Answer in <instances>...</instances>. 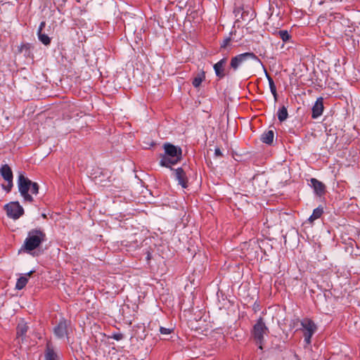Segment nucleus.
<instances>
[{"instance_id":"aec40b11","label":"nucleus","mask_w":360,"mask_h":360,"mask_svg":"<svg viewBox=\"0 0 360 360\" xmlns=\"http://www.w3.org/2000/svg\"><path fill=\"white\" fill-rule=\"evenodd\" d=\"M27 282H28V278H27V276H20L17 280V282H16V284H15V289H17V290H22V288H24L25 287V285H27Z\"/></svg>"},{"instance_id":"0eeeda50","label":"nucleus","mask_w":360,"mask_h":360,"mask_svg":"<svg viewBox=\"0 0 360 360\" xmlns=\"http://www.w3.org/2000/svg\"><path fill=\"white\" fill-rule=\"evenodd\" d=\"M4 209L8 217L13 219L20 218L24 213V210L18 202H9L4 206Z\"/></svg>"},{"instance_id":"4be33fe9","label":"nucleus","mask_w":360,"mask_h":360,"mask_svg":"<svg viewBox=\"0 0 360 360\" xmlns=\"http://www.w3.org/2000/svg\"><path fill=\"white\" fill-rule=\"evenodd\" d=\"M38 38L39 41L44 45L47 46L49 45L51 43V39L50 37L46 34L41 32H37Z\"/></svg>"},{"instance_id":"9d476101","label":"nucleus","mask_w":360,"mask_h":360,"mask_svg":"<svg viewBox=\"0 0 360 360\" xmlns=\"http://www.w3.org/2000/svg\"><path fill=\"white\" fill-rule=\"evenodd\" d=\"M323 98L322 97H319L316 99L312 107L311 117L313 119H316L320 117L323 113Z\"/></svg>"},{"instance_id":"c85d7f7f","label":"nucleus","mask_w":360,"mask_h":360,"mask_svg":"<svg viewBox=\"0 0 360 360\" xmlns=\"http://www.w3.org/2000/svg\"><path fill=\"white\" fill-rule=\"evenodd\" d=\"M214 155L217 157H221L222 156V153L221 152V150L219 148H216L214 150Z\"/></svg>"},{"instance_id":"6e6552de","label":"nucleus","mask_w":360,"mask_h":360,"mask_svg":"<svg viewBox=\"0 0 360 360\" xmlns=\"http://www.w3.org/2000/svg\"><path fill=\"white\" fill-rule=\"evenodd\" d=\"M70 327V322L65 319L59 321L58 323L54 327L53 333L56 338L61 339L68 335V330Z\"/></svg>"},{"instance_id":"c756f323","label":"nucleus","mask_w":360,"mask_h":360,"mask_svg":"<svg viewBox=\"0 0 360 360\" xmlns=\"http://www.w3.org/2000/svg\"><path fill=\"white\" fill-rule=\"evenodd\" d=\"M34 272V271H30L29 273H27V274H25V276H30Z\"/></svg>"},{"instance_id":"f8f14e48","label":"nucleus","mask_w":360,"mask_h":360,"mask_svg":"<svg viewBox=\"0 0 360 360\" xmlns=\"http://www.w3.org/2000/svg\"><path fill=\"white\" fill-rule=\"evenodd\" d=\"M311 186L313 187L315 193L319 196H322L326 193V186L320 181L316 179L312 178L310 180Z\"/></svg>"},{"instance_id":"393cba45","label":"nucleus","mask_w":360,"mask_h":360,"mask_svg":"<svg viewBox=\"0 0 360 360\" xmlns=\"http://www.w3.org/2000/svg\"><path fill=\"white\" fill-rule=\"evenodd\" d=\"M171 329L169 328H164V327H160V332L161 334H163V335H168L169 333H171Z\"/></svg>"},{"instance_id":"7ed1b4c3","label":"nucleus","mask_w":360,"mask_h":360,"mask_svg":"<svg viewBox=\"0 0 360 360\" xmlns=\"http://www.w3.org/2000/svg\"><path fill=\"white\" fill-rule=\"evenodd\" d=\"M46 240V234L41 229H32L28 232L23 244L25 252H30L37 249Z\"/></svg>"},{"instance_id":"39448f33","label":"nucleus","mask_w":360,"mask_h":360,"mask_svg":"<svg viewBox=\"0 0 360 360\" xmlns=\"http://www.w3.org/2000/svg\"><path fill=\"white\" fill-rule=\"evenodd\" d=\"M249 59L260 61L258 57L252 52L240 53L231 58L229 65V70H231L233 72H236L242 64Z\"/></svg>"},{"instance_id":"9b49d317","label":"nucleus","mask_w":360,"mask_h":360,"mask_svg":"<svg viewBox=\"0 0 360 360\" xmlns=\"http://www.w3.org/2000/svg\"><path fill=\"white\" fill-rule=\"evenodd\" d=\"M174 175L176 180L178 181L179 184H180L184 188H187L188 179L185 172L181 167L174 169Z\"/></svg>"},{"instance_id":"a878e982","label":"nucleus","mask_w":360,"mask_h":360,"mask_svg":"<svg viewBox=\"0 0 360 360\" xmlns=\"http://www.w3.org/2000/svg\"><path fill=\"white\" fill-rule=\"evenodd\" d=\"M113 339L119 341L123 338V335L122 333H115L112 336Z\"/></svg>"},{"instance_id":"6ab92c4d","label":"nucleus","mask_w":360,"mask_h":360,"mask_svg":"<svg viewBox=\"0 0 360 360\" xmlns=\"http://www.w3.org/2000/svg\"><path fill=\"white\" fill-rule=\"evenodd\" d=\"M323 212V208L319 207L314 210L312 214L309 217V221L313 222L314 220L320 218Z\"/></svg>"},{"instance_id":"5701e85b","label":"nucleus","mask_w":360,"mask_h":360,"mask_svg":"<svg viewBox=\"0 0 360 360\" xmlns=\"http://www.w3.org/2000/svg\"><path fill=\"white\" fill-rule=\"evenodd\" d=\"M278 34L280 38L284 42L288 41L290 38V35L287 30H280Z\"/></svg>"},{"instance_id":"a211bd4d","label":"nucleus","mask_w":360,"mask_h":360,"mask_svg":"<svg viewBox=\"0 0 360 360\" xmlns=\"http://www.w3.org/2000/svg\"><path fill=\"white\" fill-rule=\"evenodd\" d=\"M205 79V75L203 71L198 73L193 79L192 84L194 87L198 88Z\"/></svg>"},{"instance_id":"2eb2a0df","label":"nucleus","mask_w":360,"mask_h":360,"mask_svg":"<svg viewBox=\"0 0 360 360\" xmlns=\"http://www.w3.org/2000/svg\"><path fill=\"white\" fill-rule=\"evenodd\" d=\"M28 330V326L26 323L24 321H21L18 324L17 328H16V335L18 338H23L25 336Z\"/></svg>"},{"instance_id":"1a4fd4ad","label":"nucleus","mask_w":360,"mask_h":360,"mask_svg":"<svg viewBox=\"0 0 360 360\" xmlns=\"http://www.w3.org/2000/svg\"><path fill=\"white\" fill-rule=\"evenodd\" d=\"M227 63V58H223L219 61L214 65V70L216 74V76L219 79H223L225 76L229 75L231 70H228L227 72L225 70V67Z\"/></svg>"},{"instance_id":"423d86ee","label":"nucleus","mask_w":360,"mask_h":360,"mask_svg":"<svg viewBox=\"0 0 360 360\" xmlns=\"http://www.w3.org/2000/svg\"><path fill=\"white\" fill-rule=\"evenodd\" d=\"M300 323L302 326L304 342L307 345H310L311 337L317 330V326L315 323L309 318L302 319Z\"/></svg>"},{"instance_id":"bb28decb","label":"nucleus","mask_w":360,"mask_h":360,"mask_svg":"<svg viewBox=\"0 0 360 360\" xmlns=\"http://www.w3.org/2000/svg\"><path fill=\"white\" fill-rule=\"evenodd\" d=\"M45 25H46V22L45 21H42L40 25H39V27L38 28V31L37 32H41L43 29L45 27Z\"/></svg>"},{"instance_id":"b1692460","label":"nucleus","mask_w":360,"mask_h":360,"mask_svg":"<svg viewBox=\"0 0 360 360\" xmlns=\"http://www.w3.org/2000/svg\"><path fill=\"white\" fill-rule=\"evenodd\" d=\"M7 181V185L5 186V185H2L3 186V188L6 191V192H10L12 187H13V180H10V181Z\"/></svg>"},{"instance_id":"20e7f679","label":"nucleus","mask_w":360,"mask_h":360,"mask_svg":"<svg viewBox=\"0 0 360 360\" xmlns=\"http://www.w3.org/2000/svg\"><path fill=\"white\" fill-rule=\"evenodd\" d=\"M269 332V329L264 322L262 317H260L257 323L254 325L252 335L256 344L259 345V348L262 349V344L264 342V336Z\"/></svg>"},{"instance_id":"f3484780","label":"nucleus","mask_w":360,"mask_h":360,"mask_svg":"<svg viewBox=\"0 0 360 360\" xmlns=\"http://www.w3.org/2000/svg\"><path fill=\"white\" fill-rule=\"evenodd\" d=\"M58 357L54 350L47 345L45 352V360H58Z\"/></svg>"},{"instance_id":"f257e3e1","label":"nucleus","mask_w":360,"mask_h":360,"mask_svg":"<svg viewBox=\"0 0 360 360\" xmlns=\"http://www.w3.org/2000/svg\"><path fill=\"white\" fill-rule=\"evenodd\" d=\"M18 186L21 196L26 202H32L33 198L32 194L37 195L39 192L37 183L32 182L23 173H19L18 174Z\"/></svg>"},{"instance_id":"cd10ccee","label":"nucleus","mask_w":360,"mask_h":360,"mask_svg":"<svg viewBox=\"0 0 360 360\" xmlns=\"http://www.w3.org/2000/svg\"><path fill=\"white\" fill-rule=\"evenodd\" d=\"M231 39L230 38H227L224 41H223V44H221V47L222 48H225L230 42Z\"/></svg>"},{"instance_id":"4468645a","label":"nucleus","mask_w":360,"mask_h":360,"mask_svg":"<svg viewBox=\"0 0 360 360\" xmlns=\"http://www.w3.org/2000/svg\"><path fill=\"white\" fill-rule=\"evenodd\" d=\"M274 131L272 129L264 131L261 136V141L266 144L271 145L274 141Z\"/></svg>"},{"instance_id":"412c9836","label":"nucleus","mask_w":360,"mask_h":360,"mask_svg":"<svg viewBox=\"0 0 360 360\" xmlns=\"http://www.w3.org/2000/svg\"><path fill=\"white\" fill-rule=\"evenodd\" d=\"M278 119L280 122L285 121L288 116V110L285 106H282L279 110H278Z\"/></svg>"},{"instance_id":"dca6fc26","label":"nucleus","mask_w":360,"mask_h":360,"mask_svg":"<svg viewBox=\"0 0 360 360\" xmlns=\"http://www.w3.org/2000/svg\"><path fill=\"white\" fill-rule=\"evenodd\" d=\"M264 73H265L266 77L269 82L270 91H271L272 95L274 96L275 101H276L277 98H278V94H277L276 87L275 86L274 82L265 69H264Z\"/></svg>"},{"instance_id":"ddd939ff","label":"nucleus","mask_w":360,"mask_h":360,"mask_svg":"<svg viewBox=\"0 0 360 360\" xmlns=\"http://www.w3.org/2000/svg\"><path fill=\"white\" fill-rule=\"evenodd\" d=\"M0 174L5 181L13 180V172L8 165H4L0 168Z\"/></svg>"},{"instance_id":"f03ea898","label":"nucleus","mask_w":360,"mask_h":360,"mask_svg":"<svg viewBox=\"0 0 360 360\" xmlns=\"http://www.w3.org/2000/svg\"><path fill=\"white\" fill-rule=\"evenodd\" d=\"M165 154L162 155L160 165L171 168L181 159L182 150L180 147L167 143L164 144Z\"/></svg>"}]
</instances>
